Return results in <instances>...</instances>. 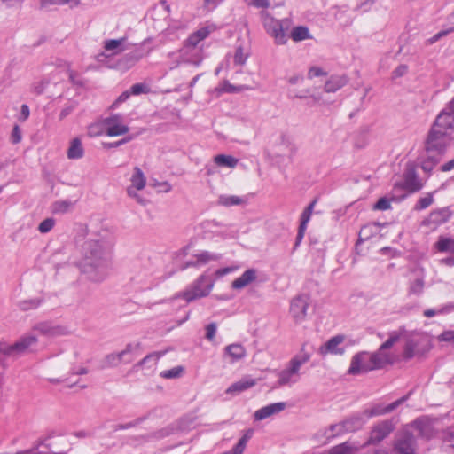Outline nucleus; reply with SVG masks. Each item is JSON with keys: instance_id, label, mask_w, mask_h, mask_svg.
Here are the masks:
<instances>
[{"instance_id": "774afa93", "label": "nucleus", "mask_w": 454, "mask_h": 454, "mask_svg": "<svg viewBox=\"0 0 454 454\" xmlns=\"http://www.w3.org/2000/svg\"><path fill=\"white\" fill-rule=\"evenodd\" d=\"M146 90L147 88L143 83H135L131 86L130 90L129 91L130 92V95H139L141 93L146 92Z\"/></svg>"}, {"instance_id": "4be33fe9", "label": "nucleus", "mask_w": 454, "mask_h": 454, "mask_svg": "<svg viewBox=\"0 0 454 454\" xmlns=\"http://www.w3.org/2000/svg\"><path fill=\"white\" fill-rule=\"evenodd\" d=\"M286 403L284 402L270 403L257 410L254 414V419L258 421L263 420L267 418H270L272 415L283 411L286 409Z\"/></svg>"}, {"instance_id": "4468645a", "label": "nucleus", "mask_w": 454, "mask_h": 454, "mask_svg": "<svg viewBox=\"0 0 454 454\" xmlns=\"http://www.w3.org/2000/svg\"><path fill=\"white\" fill-rule=\"evenodd\" d=\"M417 442L413 434L405 432L398 435L394 442V454H416Z\"/></svg>"}, {"instance_id": "de8ad7c7", "label": "nucleus", "mask_w": 454, "mask_h": 454, "mask_svg": "<svg viewBox=\"0 0 454 454\" xmlns=\"http://www.w3.org/2000/svg\"><path fill=\"white\" fill-rule=\"evenodd\" d=\"M49 83H50L49 78H46V77L42 78V79L33 82V84L31 86V90L35 94L40 95L44 92V90L49 85Z\"/></svg>"}, {"instance_id": "6e6552de", "label": "nucleus", "mask_w": 454, "mask_h": 454, "mask_svg": "<svg viewBox=\"0 0 454 454\" xmlns=\"http://www.w3.org/2000/svg\"><path fill=\"white\" fill-rule=\"evenodd\" d=\"M263 23L267 33L274 38L276 43H286V35L285 30H287L291 26L290 20H277L270 16L269 13H265L263 18Z\"/></svg>"}, {"instance_id": "412c9836", "label": "nucleus", "mask_w": 454, "mask_h": 454, "mask_svg": "<svg viewBox=\"0 0 454 454\" xmlns=\"http://www.w3.org/2000/svg\"><path fill=\"white\" fill-rule=\"evenodd\" d=\"M405 400H406V397H402V398L398 399L397 401H395L387 406H383L382 404H377L370 409L364 410V412L368 420L369 419H371L372 417L384 415V414L393 411Z\"/></svg>"}, {"instance_id": "6ab92c4d", "label": "nucleus", "mask_w": 454, "mask_h": 454, "mask_svg": "<svg viewBox=\"0 0 454 454\" xmlns=\"http://www.w3.org/2000/svg\"><path fill=\"white\" fill-rule=\"evenodd\" d=\"M344 341V336L336 335L327 340L325 344L320 346L318 348V354L325 356L328 354L331 355H342L345 352L342 343Z\"/></svg>"}, {"instance_id": "c85d7f7f", "label": "nucleus", "mask_w": 454, "mask_h": 454, "mask_svg": "<svg viewBox=\"0 0 454 454\" xmlns=\"http://www.w3.org/2000/svg\"><path fill=\"white\" fill-rule=\"evenodd\" d=\"M257 278V271L254 269L247 270L239 278L231 283V287L236 290L242 289L254 281Z\"/></svg>"}, {"instance_id": "1a4fd4ad", "label": "nucleus", "mask_w": 454, "mask_h": 454, "mask_svg": "<svg viewBox=\"0 0 454 454\" xmlns=\"http://www.w3.org/2000/svg\"><path fill=\"white\" fill-rule=\"evenodd\" d=\"M453 123L454 97L449 106L439 114L431 129H434V134L442 131V133L444 132L451 135Z\"/></svg>"}, {"instance_id": "864d4df0", "label": "nucleus", "mask_w": 454, "mask_h": 454, "mask_svg": "<svg viewBox=\"0 0 454 454\" xmlns=\"http://www.w3.org/2000/svg\"><path fill=\"white\" fill-rule=\"evenodd\" d=\"M55 221L53 218H46L38 226V230L41 233L49 232L54 226Z\"/></svg>"}, {"instance_id": "6e6d98bb", "label": "nucleus", "mask_w": 454, "mask_h": 454, "mask_svg": "<svg viewBox=\"0 0 454 454\" xmlns=\"http://www.w3.org/2000/svg\"><path fill=\"white\" fill-rule=\"evenodd\" d=\"M132 138H133L132 136H129L127 137H124V138H122L121 140H118V141H115V142L104 143L103 146L105 148H107V149L119 147V146H121V145H122L131 141Z\"/></svg>"}, {"instance_id": "e2e57ef3", "label": "nucleus", "mask_w": 454, "mask_h": 454, "mask_svg": "<svg viewBox=\"0 0 454 454\" xmlns=\"http://www.w3.org/2000/svg\"><path fill=\"white\" fill-rule=\"evenodd\" d=\"M439 340L454 343V330L442 332L439 336Z\"/></svg>"}, {"instance_id": "cd10ccee", "label": "nucleus", "mask_w": 454, "mask_h": 454, "mask_svg": "<svg viewBox=\"0 0 454 454\" xmlns=\"http://www.w3.org/2000/svg\"><path fill=\"white\" fill-rule=\"evenodd\" d=\"M348 82L345 74H334L325 82L324 90L327 93H333L343 88Z\"/></svg>"}, {"instance_id": "423d86ee", "label": "nucleus", "mask_w": 454, "mask_h": 454, "mask_svg": "<svg viewBox=\"0 0 454 454\" xmlns=\"http://www.w3.org/2000/svg\"><path fill=\"white\" fill-rule=\"evenodd\" d=\"M215 281L207 274L200 275L184 293L176 297H183L187 302L207 296L213 289Z\"/></svg>"}, {"instance_id": "0eeeda50", "label": "nucleus", "mask_w": 454, "mask_h": 454, "mask_svg": "<svg viewBox=\"0 0 454 454\" xmlns=\"http://www.w3.org/2000/svg\"><path fill=\"white\" fill-rule=\"evenodd\" d=\"M38 342V337L32 331L21 336L15 343L0 348V352L11 357H19L32 350Z\"/></svg>"}, {"instance_id": "2f4dec72", "label": "nucleus", "mask_w": 454, "mask_h": 454, "mask_svg": "<svg viewBox=\"0 0 454 454\" xmlns=\"http://www.w3.org/2000/svg\"><path fill=\"white\" fill-rule=\"evenodd\" d=\"M84 154V149L80 138L75 137L70 142L67 150V158L70 160L81 159Z\"/></svg>"}, {"instance_id": "5fc2aeb1", "label": "nucleus", "mask_w": 454, "mask_h": 454, "mask_svg": "<svg viewBox=\"0 0 454 454\" xmlns=\"http://www.w3.org/2000/svg\"><path fill=\"white\" fill-rule=\"evenodd\" d=\"M247 5L254 6L255 8L267 9L270 6V0H245Z\"/></svg>"}, {"instance_id": "680f3d73", "label": "nucleus", "mask_w": 454, "mask_h": 454, "mask_svg": "<svg viewBox=\"0 0 454 454\" xmlns=\"http://www.w3.org/2000/svg\"><path fill=\"white\" fill-rule=\"evenodd\" d=\"M130 97V92L129 90H126L122 92L116 100L111 105V109H115L118 107V106L123 102H125Z\"/></svg>"}, {"instance_id": "5701e85b", "label": "nucleus", "mask_w": 454, "mask_h": 454, "mask_svg": "<svg viewBox=\"0 0 454 454\" xmlns=\"http://www.w3.org/2000/svg\"><path fill=\"white\" fill-rule=\"evenodd\" d=\"M372 364L375 370L381 369L387 364L394 362V356L383 347H380L376 352L371 353Z\"/></svg>"}, {"instance_id": "4c0bfd02", "label": "nucleus", "mask_w": 454, "mask_h": 454, "mask_svg": "<svg viewBox=\"0 0 454 454\" xmlns=\"http://www.w3.org/2000/svg\"><path fill=\"white\" fill-rule=\"evenodd\" d=\"M444 451L454 454V427L448 428L442 434Z\"/></svg>"}, {"instance_id": "79ce46f5", "label": "nucleus", "mask_w": 454, "mask_h": 454, "mask_svg": "<svg viewBox=\"0 0 454 454\" xmlns=\"http://www.w3.org/2000/svg\"><path fill=\"white\" fill-rule=\"evenodd\" d=\"M216 165L220 167L235 168L238 164V160L231 155L219 154L214 159Z\"/></svg>"}, {"instance_id": "f704fd0d", "label": "nucleus", "mask_w": 454, "mask_h": 454, "mask_svg": "<svg viewBox=\"0 0 454 454\" xmlns=\"http://www.w3.org/2000/svg\"><path fill=\"white\" fill-rule=\"evenodd\" d=\"M217 203L223 207H231L245 204L246 200L236 195L223 194L218 197Z\"/></svg>"}, {"instance_id": "bf43d9fd", "label": "nucleus", "mask_w": 454, "mask_h": 454, "mask_svg": "<svg viewBox=\"0 0 454 454\" xmlns=\"http://www.w3.org/2000/svg\"><path fill=\"white\" fill-rule=\"evenodd\" d=\"M153 271L151 270H141L137 277V282H139V283L148 282L149 278L153 276Z\"/></svg>"}, {"instance_id": "9d476101", "label": "nucleus", "mask_w": 454, "mask_h": 454, "mask_svg": "<svg viewBox=\"0 0 454 454\" xmlns=\"http://www.w3.org/2000/svg\"><path fill=\"white\" fill-rule=\"evenodd\" d=\"M395 429V424L392 419H386L379 422L372 428L367 441L363 447L380 443L386 439Z\"/></svg>"}, {"instance_id": "ddd939ff", "label": "nucleus", "mask_w": 454, "mask_h": 454, "mask_svg": "<svg viewBox=\"0 0 454 454\" xmlns=\"http://www.w3.org/2000/svg\"><path fill=\"white\" fill-rule=\"evenodd\" d=\"M104 125L106 128V136L108 137L125 135L129 130L123 116L118 114L104 118Z\"/></svg>"}, {"instance_id": "7c9ffc66", "label": "nucleus", "mask_w": 454, "mask_h": 454, "mask_svg": "<svg viewBox=\"0 0 454 454\" xmlns=\"http://www.w3.org/2000/svg\"><path fill=\"white\" fill-rule=\"evenodd\" d=\"M140 348V343H129L125 348L117 352L119 361L121 363L129 364L134 359V352Z\"/></svg>"}, {"instance_id": "f03ea898", "label": "nucleus", "mask_w": 454, "mask_h": 454, "mask_svg": "<svg viewBox=\"0 0 454 454\" xmlns=\"http://www.w3.org/2000/svg\"><path fill=\"white\" fill-rule=\"evenodd\" d=\"M450 143V134L442 131L434 134V129L430 130L426 142V154L421 162L425 172H430L434 168Z\"/></svg>"}, {"instance_id": "b1692460", "label": "nucleus", "mask_w": 454, "mask_h": 454, "mask_svg": "<svg viewBox=\"0 0 454 454\" xmlns=\"http://www.w3.org/2000/svg\"><path fill=\"white\" fill-rule=\"evenodd\" d=\"M451 214L452 213L449 207L438 208L430 213L428 217L426 219V223L427 225L434 226L442 224L449 221V219L451 216Z\"/></svg>"}, {"instance_id": "f8f14e48", "label": "nucleus", "mask_w": 454, "mask_h": 454, "mask_svg": "<svg viewBox=\"0 0 454 454\" xmlns=\"http://www.w3.org/2000/svg\"><path fill=\"white\" fill-rule=\"evenodd\" d=\"M372 364L371 353L365 351L357 353L351 359L348 373L359 375L375 370Z\"/></svg>"}, {"instance_id": "39448f33", "label": "nucleus", "mask_w": 454, "mask_h": 454, "mask_svg": "<svg viewBox=\"0 0 454 454\" xmlns=\"http://www.w3.org/2000/svg\"><path fill=\"white\" fill-rule=\"evenodd\" d=\"M430 341L427 334L414 332L405 338L403 357L405 360L422 357L430 349Z\"/></svg>"}, {"instance_id": "bb28decb", "label": "nucleus", "mask_w": 454, "mask_h": 454, "mask_svg": "<svg viewBox=\"0 0 454 454\" xmlns=\"http://www.w3.org/2000/svg\"><path fill=\"white\" fill-rule=\"evenodd\" d=\"M362 448L363 445L356 442L347 441L332 447L327 454H357Z\"/></svg>"}, {"instance_id": "a18cd8bd", "label": "nucleus", "mask_w": 454, "mask_h": 454, "mask_svg": "<svg viewBox=\"0 0 454 454\" xmlns=\"http://www.w3.org/2000/svg\"><path fill=\"white\" fill-rule=\"evenodd\" d=\"M74 204L70 200H59L52 205V212L55 214L67 213Z\"/></svg>"}, {"instance_id": "0e129e2a", "label": "nucleus", "mask_w": 454, "mask_h": 454, "mask_svg": "<svg viewBox=\"0 0 454 454\" xmlns=\"http://www.w3.org/2000/svg\"><path fill=\"white\" fill-rule=\"evenodd\" d=\"M326 75V72H325L321 67H312L309 68L308 73V77L309 79H312L314 77L323 76Z\"/></svg>"}, {"instance_id": "c756f323", "label": "nucleus", "mask_w": 454, "mask_h": 454, "mask_svg": "<svg viewBox=\"0 0 454 454\" xmlns=\"http://www.w3.org/2000/svg\"><path fill=\"white\" fill-rule=\"evenodd\" d=\"M131 185L128 188H133L137 191H141L146 184V177L144 175L140 168L135 167L133 168V174L130 178Z\"/></svg>"}, {"instance_id": "e433bc0d", "label": "nucleus", "mask_w": 454, "mask_h": 454, "mask_svg": "<svg viewBox=\"0 0 454 454\" xmlns=\"http://www.w3.org/2000/svg\"><path fill=\"white\" fill-rule=\"evenodd\" d=\"M225 352L232 359L237 361L243 358L246 356V349L240 344H231L225 348Z\"/></svg>"}, {"instance_id": "a878e982", "label": "nucleus", "mask_w": 454, "mask_h": 454, "mask_svg": "<svg viewBox=\"0 0 454 454\" xmlns=\"http://www.w3.org/2000/svg\"><path fill=\"white\" fill-rule=\"evenodd\" d=\"M257 380L251 376H245L240 379L239 381L231 384L227 389L226 393L231 395H238L243 391H246L254 386H255Z\"/></svg>"}, {"instance_id": "3c124183", "label": "nucleus", "mask_w": 454, "mask_h": 454, "mask_svg": "<svg viewBox=\"0 0 454 454\" xmlns=\"http://www.w3.org/2000/svg\"><path fill=\"white\" fill-rule=\"evenodd\" d=\"M247 57L248 54L245 53L241 47H238L234 54V63L242 66L246 63Z\"/></svg>"}, {"instance_id": "338daca9", "label": "nucleus", "mask_w": 454, "mask_h": 454, "mask_svg": "<svg viewBox=\"0 0 454 454\" xmlns=\"http://www.w3.org/2000/svg\"><path fill=\"white\" fill-rule=\"evenodd\" d=\"M239 269V266H229L215 270V274L216 277L221 278L229 273L234 272Z\"/></svg>"}, {"instance_id": "a211bd4d", "label": "nucleus", "mask_w": 454, "mask_h": 454, "mask_svg": "<svg viewBox=\"0 0 454 454\" xmlns=\"http://www.w3.org/2000/svg\"><path fill=\"white\" fill-rule=\"evenodd\" d=\"M221 259V254L212 253L209 251H201L195 254L189 261H187L183 267L186 269L188 267H201L208 264L211 262H215Z\"/></svg>"}, {"instance_id": "f3484780", "label": "nucleus", "mask_w": 454, "mask_h": 454, "mask_svg": "<svg viewBox=\"0 0 454 454\" xmlns=\"http://www.w3.org/2000/svg\"><path fill=\"white\" fill-rule=\"evenodd\" d=\"M179 57L183 63L199 66L203 60L202 48L184 44L180 50Z\"/></svg>"}, {"instance_id": "72a5a7b5", "label": "nucleus", "mask_w": 454, "mask_h": 454, "mask_svg": "<svg viewBox=\"0 0 454 454\" xmlns=\"http://www.w3.org/2000/svg\"><path fill=\"white\" fill-rule=\"evenodd\" d=\"M209 30L207 27H202L196 32L192 33L188 39L186 40L185 43L186 45L193 46V47H200L199 43L205 38H207L209 35Z\"/></svg>"}, {"instance_id": "c9c22d12", "label": "nucleus", "mask_w": 454, "mask_h": 454, "mask_svg": "<svg viewBox=\"0 0 454 454\" xmlns=\"http://www.w3.org/2000/svg\"><path fill=\"white\" fill-rule=\"evenodd\" d=\"M454 311V302H450L440 306L437 309H427L423 311V316L426 317H433L438 315H446Z\"/></svg>"}, {"instance_id": "09e8293b", "label": "nucleus", "mask_w": 454, "mask_h": 454, "mask_svg": "<svg viewBox=\"0 0 454 454\" xmlns=\"http://www.w3.org/2000/svg\"><path fill=\"white\" fill-rule=\"evenodd\" d=\"M42 303V300L39 298H34L29 300H25L20 302V308L22 310L34 309L38 308Z\"/></svg>"}, {"instance_id": "49530a36", "label": "nucleus", "mask_w": 454, "mask_h": 454, "mask_svg": "<svg viewBox=\"0 0 454 454\" xmlns=\"http://www.w3.org/2000/svg\"><path fill=\"white\" fill-rule=\"evenodd\" d=\"M402 331H395L389 333L388 339L380 346L387 350H389L402 337Z\"/></svg>"}, {"instance_id": "7ed1b4c3", "label": "nucleus", "mask_w": 454, "mask_h": 454, "mask_svg": "<svg viewBox=\"0 0 454 454\" xmlns=\"http://www.w3.org/2000/svg\"><path fill=\"white\" fill-rule=\"evenodd\" d=\"M311 354L306 350L305 345H302L300 353L292 357L283 370L277 372L278 380L274 388L291 387L297 383L301 379V366L308 363Z\"/></svg>"}, {"instance_id": "c03bdc74", "label": "nucleus", "mask_w": 454, "mask_h": 454, "mask_svg": "<svg viewBox=\"0 0 454 454\" xmlns=\"http://www.w3.org/2000/svg\"><path fill=\"white\" fill-rule=\"evenodd\" d=\"M317 202V200L315 199L314 200H312L309 205L303 210V212L301 213V221H300V225L301 226H303V227H306L307 228V224L309 222L310 220V217H311V215L313 213V210H314V207L316 206Z\"/></svg>"}, {"instance_id": "603ef678", "label": "nucleus", "mask_w": 454, "mask_h": 454, "mask_svg": "<svg viewBox=\"0 0 454 454\" xmlns=\"http://www.w3.org/2000/svg\"><path fill=\"white\" fill-rule=\"evenodd\" d=\"M105 366L106 367H116L121 364L117 353H111L105 357Z\"/></svg>"}, {"instance_id": "f257e3e1", "label": "nucleus", "mask_w": 454, "mask_h": 454, "mask_svg": "<svg viewBox=\"0 0 454 454\" xmlns=\"http://www.w3.org/2000/svg\"><path fill=\"white\" fill-rule=\"evenodd\" d=\"M113 245L112 236L106 231L83 243L77 266L89 280L100 283L109 276Z\"/></svg>"}, {"instance_id": "473e14b6", "label": "nucleus", "mask_w": 454, "mask_h": 454, "mask_svg": "<svg viewBox=\"0 0 454 454\" xmlns=\"http://www.w3.org/2000/svg\"><path fill=\"white\" fill-rule=\"evenodd\" d=\"M252 435L253 430H247L231 450L225 451L223 454H243L246 446L248 441L251 439Z\"/></svg>"}, {"instance_id": "37998d69", "label": "nucleus", "mask_w": 454, "mask_h": 454, "mask_svg": "<svg viewBox=\"0 0 454 454\" xmlns=\"http://www.w3.org/2000/svg\"><path fill=\"white\" fill-rule=\"evenodd\" d=\"M88 135L90 137L106 135V128L104 125V119L94 122L88 127Z\"/></svg>"}, {"instance_id": "4d7b16f0", "label": "nucleus", "mask_w": 454, "mask_h": 454, "mask_svg": "<svg viewBox=\"0 0 454 454\" xmlns=\"http://www.w3.org/2000/svg\"><path fill=\"white\" fill-rule=\"evenodd\" d=\"M391 207V202L388 199L383 197L380 198L377 203L374 205L373 208L375 210H387Z\"/></svg>"}, {"instance_id": "aec40b11", "label": "nucleus", "mask_w": 454, "mask_h": 454, "mask_svg": "<svg viewBox=\"0 0 454 454\" xmlns=\"http://www.w3.org/2000/svg\"><path fill=\"white\" fill-rule=\"evenodd\" d=\"M162 355L163 353L161 352H153L147 355L140 362L134 365L133 370L135 372L145 370V374L153 373L155 371L157 363Z\"/></svg>"}, {"instance_id": "9b49d317", "label": "nucleus", "mask_w": 454, "mask_h": 454, "mask_svg": "<svg viewBox=\"0 0 454 454\" xmlns=\"http://www.w3.org/2000/svg\"><path fill=\"white\" fill-rule=\"evenodd\" d=\"M31 331L36 335L41 334L50 338L66 336L71 333L67 326L48 321L35 324Z\"/></svg>"}, {"instance_id": "ea45409f", "label": "nucleus", "mask_w": 454, "mask_h": 454, "mask_svg": "<svg viewBox=\"0 0 454 454\" xmlns=\"http://www.w3.org/2000/svg\"><path fill=\"white\" fill-rule=\"evenodd\" d=\"M435 247L440 252L454 254V239L441 237L435 243Z\"/></svg>"}, {"instance_id": "8fccbe9b", "label": "nucleus", "mask_w": 454, "mask_h": 454, "mask_svg": "<svg viewBox=\"0 0 454 454\" xmlns=\"http://www.w3.org/2000/svg\"><path fill=\"white\" fill-rule=\"evenodd\" d=\"M183 367L182 366H176L169 370H166L160 372V377L164 379H176L180 377L181 373L183 372Z\"/></svg>"}, {"instance_id": "393cba45", "label": "nucleus", "mask_w": 454, "mask_h": 454, "mask_svg": "<svg viewBox=\"0 0 454 454\" xmlns=\"http://www.w3.org/2000/svg\"><path fill=\"white\" fill-rule=\"evenodd\" d=\"M367 419L365 414L363 411L353 414L348 419H344L343 425L347 433L354 432L363 427V426L367 422Z\"/></svg>"}, {"instance_id": "052dcab7", "label": "nucleus", "mask_w": 454, "mask_h": 454, "mask_svg": "<svg viewBox=\"0 0 454 454\" xmlns=\"http://www.w3.org/2000/svg\"><path fill=\"white\" fill-rule=\"evenodd\" d=\"M216 329H217V326H216L215 323H210L209 325H207L206 326V338L208 340L211 341L214 340L215 333H216Z\"/></svg>"}, {"instance_id": "58836bf2", "label": "nucleus", "mask_w": 454, "mask_h": 454, "mask_svg": "<svg viewBox=\"0 0 454 454\" xmlns=\"http://www.w3.org/2000/svg\"><path fill=\"white\" fill-rule=\"evenodd\" d=\"M347 433L343 425V422L331 425L328 428L324 431V436L327 441L333 439L334 437Z\"/></svg>"}, {"instance_id": "2eb2a0df", "label": "nucleus", "mask_w": 454, "mask_h": 454, "mask_svg": "<svg viewBox=\"0 0 454 454\" xmlns=\"http://www.w3.org/2000/svg\"><path fill=\"white\" fill-rule=\"evenodd\" d=\"M309 304V298L305 294L298 295L291 301L290 314L296 323H301L305 319Z\"/></svg>"}, {"instance_id": "69168bd1", "label": "nucleus", "mask_w": 454, "mask_h": 454, "mask_svg": "<svg viewBox=\"0 0 454 454\" xmlns=\"http://www.w3.org/2000/svg\"><path fill=\"white\" fill-rule=\"evenodd\" d=\"M137 190L136 189H133V188H127V193L129 197L133 198L136 200V201L141 205H145L146 200L141 197L137 192Z\"/></svg>"}, {"instance_id": "20e7f679", "label": "nucleus", "mask_w": 454, "mask_h": 454, "mask_svg": "<svg viewBox=\"0 0 454 454\" xmlns=\"http://www.w3.org/2000/svg\"><path fill=\"white\" fill-rule=\"evenodd\" d=\"M104 50L106 52V54H104L105 56L118 55L123 51H129V52L120 60L121 62H124L126 67H130L146 54L142 45L136 46L131 44L128 43L126 37L106 40L104 42Z\"/></svg>"}, {"instance_id": "13d9d810", "label": "nucleus", "mask_w": 454, "mask_h": 454, "mask_svg": "<svg viewBox=\"0 0 454 454\" xmlns=\"http://www.w3.org/2000/svg\"><path fill=\"white\" fill-rule=\"evenodd\" d=\"M454 31V27L448 29V30H442L433 35L432 37L428 38L427 40V44H433L436 43L438 40H440L442 37L445 36L450 32Z\"/></svg>"}, {"instance_id": "dca6fc26", "label": "nucleus", "mask_w": 454, "mask_h": 454, "mask_svg": "<svg viewBox=\"0 0 454 454\" xmlns=\"http://www.w3.org/2000/svg\"><path fill=\"white\" fill-rule=\"evenodd\" d=\"M426 274L423 269L414 268L409 278L408 294L420 296L425 288Z\"/></svg>"}, {"instance_id": "a19ab883", "label": "nucleus", "mask_w": 454, "mask_h": 454, "mask_svg": "<svg viewBox=\"0 0 454 454\" xmlns=\"http://www.w3.org/2000/svg\"><path fill=\"white\" fill-rule=\"evenodd\" d=\"M291 38L294 42H301L310 38L309 28L303 26L294 27L291 32Z\"/></svg>"}]
</instances>
